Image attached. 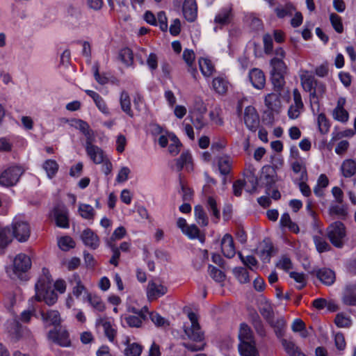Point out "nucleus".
Returning a JSON list of instances; mask_svg holds the SVG:
<instances>
[{
    "label": "nucleus",
    "mask_w": 356,
    "mask_h": 356,
    "mask_svg": "<svg viewBox=\"0 0 356 356\" xmlns=\"http://www.w3.org/2000/svg\"><path fill=\"white\" fill-rule=\"evenodd\" d=\"M282 344L289 356H306L293 341L282 339Z\"/></svg>",
    "instance_id": "obj_27"
},
{
    "label": "nucleus",
    "mask_w": 356,
    "mask_h": 356,
    "mask_svg": "<svg viewBox=\"0 0 356 356\" xmlns=\"http://www.w3.org/2000/svg\"><path fill=\"white\" fill-rule=\"evenodd\" d=\"M199 66L204 76H210L213 74L214 67L210 60L207 58H200L199 60Z\"/></svg>",
    "instance_id": "obj_35"
},
{
    "label": "nucleus",
    "mask_w": 356,
    "mask_h": 356,
    "mask_svg": "<svg viewBox=\"0 0 356 356\" xmlns=\"http://www.w3.org/2000/svg\"><path fill=\"white\" fill-rule=\"evenodd\" d=\"M244 122L246 127L255 132L259 126V117L254 107L248 106L244 111Z\"/></svg>",
    "instance_id": "obj_8"
},
{
    "label": "nucleus",
    "mask_w": 356,
    "mask_h": 356,
    "mask_svg": "<svg viewBox=\"0 0 356 356\" xmlns=\"http://www.w3.org/2000/svg\"><path fill=\"white\" fill-rule=\"evenodd\" d=\"M221 250L223 255L229 259L234 257L236 250L232 236L229 234H226L221 241Z\"/></svg>",
    "instance_id": "obj_12"
},
{
    "label": "nucleus",
    "mask_w": 356,
    "mask_h": 356,
    "mask_svg": "<svg viewBox=\"0 0 356 356\" xmlns=\"http://www.w3.org/2000/svg\"><path fill=\"white\" fill-rule=\"evenodd\" d=\"M209 273L210 276L218 282H223L225 278V273L220 270L218 269L216 267L209 265Z\"/></svg>",
    "instance_id": "obj_53"
},
{
    "label": "nucleus",
    "mask_w": 356,
    "mask_h": 356,
    "mask_svg": "<svg viewBox=\"0 0 356 356\" xmlns=\"http://www.w3.org/2000/svg\"><path fill=\"white\" fill-rule=\"evenodd\" d=\"M291 278L293 279L296 282L299 283L300 285L297 286V289L301 290L306 285V280L304 273L291 272L289 273Z\"/></svg>",
    "instance_id": "obj_62"
},
{
    "label": "nucleus",
    "mask_w": 356,
    "mask_h": 356,
    "mask_svg": "<svg viewBox=\"0 0 356 356\" xmlns=\"http://www.w3.org/2000/svg\"><path fill=\"white\" fill-rule=\"evenodd\" d=\"M143 350L140 345L136 343H133L128 345L124 350V355L126 356H140Z\"/></svg>",
    "instance_id": "obj_51"
},
{
    "label": "nucleus",
    "mask_w": 356,
    "mask_h": 356,
    "mask_svg": "<svg viewBox=\"0 0 356 356\" xmlns=\"http://www.w3.org/2000/svg\"><path fill=\"white\" fill-rule=\"evenodd\" d=\"M329 213L331 216H337L341 218H345L348 214L346 208L339 205L332 206L329 209Z\"/></svg>",
    "instance_id": "obj_64"
},
{
    "label": "nucleus",
    "mask_w": 356,
    "mask_h": 356,
    "mask_svg": "<svg viewBox=\"0 0 356 356\" xmlns=\"http://www.w3.org/2000/svg\"><path fill=\"white\" fill-rule=\"evenodd\" d=\"M233 273L241 284L250 282V277L248 270L243 267H236L233 269Z\"/></svg>",
    "instance_id": "obj_41"
},
{
    "label": "nucleus",
    "mask_w": 356,
    "mask_h": 356,
    "mask_svg": "<svg viewBox=\"0 0 356 356\" xmlns=\"http://www.w3.org/2000/svg\"><path fill=\"white\" fill-rule=\"evenodd\" d=\"M183 233L191 239L198 238L202 243L204 241V236L200 235V229L195 225L187 227Z\"/></svg>",
    "instance_id": "obj_38"
},
{
    "label": "nucleus",
    "mask_w": 356,
    "mask_h": 356,
    "mask_svg": "<svg viewBox=\"0 0 356 356\" xmlns=\"http://www.w3.org/2000/svg\"><path fill=\"white\" fill-rule=\"evenodd\" d=\"M31 266V259L24 254H19L13 261V275L20 280L26 281L29 279L26 273Z\"/></svg>",
    "instance_id": "obj_3"
},
{
    "label": "nucleus",
    "mask_w": 356,
    "mask_h": 356,
    "mask_svg": "<svg viewBox=\"0 0 356 356\" xmlns=\"http://www.w3.org/2000/svg\"><path fill=\"white\" fill-rule=\"evenodd\" d=\"M195 216L197 222L202 225L207 226L208 225V218L201 205H197L194 208Z\"/></svg>",
    "instance_id": "obj_43"
},
{
    "label": "nucleus",
    "mask_w": 356,
    "mask_h": 356,
    "mask_svg": "<svg viewBox=\"0 0 356 356\" xmlns=\"http://www.w3.org/2000/svg\"><path fill=\"white\" fill-rule=\"evenodd\" d=\"M212 86L214 90L218 94H225L228 89L227 81L221 77L213 79Z\"/></svg>",
    "instance_id": "obj_34"
},
{
    "label": "nucleus",
    "mask_w": 356,
    "mask_h": 356,
    "mask_svg": "<svg viewBox=\"0 0 356 356\" xmlns=\"http://www.w3.org/2000/svg\"><path fill=\"white\" fill-rule=\"evenodd\" d=\"M119 57L122 62L127 65H131L133 63L134 56L132 51L129 48L122 49L119 54Z\"/></svg>",
    "instance_id": "obj_50"
},
{
    "label": "nucleus",
    "mask_w": 356,
    "mask_h": 356,
    "mask_svg": "<svg viewBox=\"0 0 356 356\" xmlns=\"http://www.w3.org/2000/svg\"><path fill=\"white\" fill-rule=\"evenodd\" d=\"M149 317L152 321L158 327H165L169 325V323L161 315L156 312H151Z\"/></svg>",
    "instance_id": "obj_60"
},
{
    "label": "nucleus",
    "mask_w": 356,
    "mask_h": 356,
    "mask_svg": "<svg viewBox=\"0 0 356 356\" xmlns=\"http://www.w3.org/2000/svg\"><path fill=\"white\" fill-rule=\"evenodd\" d=\"M301 84L303 89L309 92L312 102L318 104V99L322 97L326 91L325 85L318 80L308 71L300 75Z\"/></svg>",
    "instance_id": "obj_1"
},
{
    "label": "nucleus",
    "mask_w": 356,
    "mask_h": 356,
    "mask_svg": "<svg viewBox=\"0 0 356 356\" xmlns=\"http://www.w3.org/2000/svg\"><path fill=\"white\" fill-rule=\"evenodd\" d=\"M207 209L212 213V215L215 217L216 221L215 222H217L218 220L220 218V210L218 209L217 207V202L216 200L211 197H208L207 202Z\"/></svg>",
    "instance_id": "obj_46"
},
{
    "label": "nucleus",
    "mask_w": 356,
    "mask_h": 356,
    "mask_svg": "<svg viewBox=\"0 0 356 356\" xmlns=\"http://www.w3.org/2000/svg\"><path fill=\"white\" fill-rule=\"evenodd\" d=\"M168 289L166 286L152 281L148 284L147 294L148 298L152 300L165 295Z\"/></svg>",
    "instance_id": "obj_14"
},
{
    "label": "nucleus",
    "mask_w": 356,
    "mask_h": 356,
    "mask_svg": "<svg viewBox=\"0 0 356 356\" xmlns=\"http://www.w3.org/2000/svg\"><path fill=\"white\" fill-rule=\"evenodd\" d=\"M318 125L319 131L322 134H325L328 132L330 129V123L326 118L325 114L321 113L318 116Z\"/></svg>",
    "instance_id": "obj_54"
},
{
    "label": "nucleus",
    "mask_w": 356,
    "mask_h": 356,
    "mask_svg": "<svg viewBox=\"0 0 356 356\" xmlns=\"http://www.w3.org/2000/svg\"><path fill=\"white\" fill-rule=\"evenodd\" d=\"M268 323L275 328L277 335L282 334V331L286 325V321L284 318L281 317L277 320H275L273 318L272 322H269Z\"/></svg>",
    "instance_id": "obj_56"
},
{
    "label": "nucleus",
    "mask_w": 356,
    "mask_h": 356,
    "mask_svg": "<svg viewBox=\"0 0 356 356\" xmlns=\"http://www.w3.org/2000/svg\"><path fill=\"white\" fill-rule=\"evenodd\" d=\"M185 19L193 22L197 17V4L195 0H185L182 8Z\"/></svg>",
    "instance_id": "obj_15"
},
{
    "label": "nucleus",
    "mask_w": 356,
    "mask_h": 356,
    "mask_svg": "<svg viewBox=\"0 0 356 356\" xmlns=\"http://www.w3.org/2000/svg\"><path fill=\"white\" fill-rule=\"evenodd\" d=\"M70 282L72 284H75L72 289V293L76 298H79L83 292H86V289L82 284L79 275L74 274L70 280Z\"/></svg>",
    "instance_id": "obj_28"
},
{
    "label": "nucleus",
    "mask_w": 356,
    "mask_h": 356,
    "mask_svg": "<svg viewBox=\"0 0 356 356\" xmlns=\"http://www.w3.org/2000/svg\"><path fill=\"white\" fill-rule=\"evenodd\" d=\"M48 337L60 346L69 347L71 345L69 333L66 330L60 332L50 330L48 333Z\"/></svg>",
    "instance_id": "obj_11"
},
{
    "label": "nucleus",
    "mask_w": 356,
    "mask_h": 356,
    "mask_svg": "<svg viewBox=\"0 0 356 356\" xmlns=\"http://www.w3.org/2000/svg\"><path fill=\"white\" fill-rule=\"evenodd\" d=\"M59 248L63 251H68L75 246V242L70 236L61 237L58 242Z\"/></svg>",
    "instance_id": "obj_52"
},
{
    "label": "nucleus",
    "mask_w": 356,
    "mask_h": 356,
    "mask_svg": "<svg viewBox=\"0 0 356 356\" xmlns=\"http://www.w3.org/2000/svg\"><path fill=\"white\" fill-rule=\"evenodd\" d=\"M188 317L191 323L190 327L184 326V332L187 337L196 342L202 341L204 339V332L202 331L198 323L197 315L194 312H189Z\"/></svg>",
    "instance_id": "obj_5"
},
{
    "label": "nucleus",
    "mask_w": 356,
    "mask_h": 356,
    "mask_svg": "<svg viewBox=\"0 0 356 356\" xmlns=\"http://www.w3.org/2000/svg\"><path fill=\"white\" fill-rule=\"evenodd\" d=\"M334 323L339 327H348L350 325L351 321L343 314H338L335 317Z\"/></svg>",
    "instance_id": "obj_63"
},
{
    "label": "nucleus",
    "mask_w": 356,
    "mask_h": 356,
    "mask_svg": "<svg viewBox=\"0 0 356 356\" xmlns=\"http://www.w3.org/2000/svg\"><path fill=\"white\" fill-rule=\"evenodd\" d=\"M232 19V8H224L216 15L214 22L220 25H226L230 23Z\"/></svg>",
    "instance_id": "obj_26"
},
{
    "label": "nucleus",
    "mask_w": 356,
    "mask_h": 356,
    "mask_svg": "<svg viewBox=\"0 0 356 356\" xmlns=\"http://www.w3.org/2000/svg\"><path fill=\"white\" fill-rule=\"evenodd\" d=\"M259 312L268 323L272 322V319L274 318V313L270 305H264L260 308Z\"/></svg>",
    "instance_id": "obj_59"
},
{
    "label": "nucleus",
    "mask_w": 356,
    "mask_h": 356,
    "mask_svg": "<svg viewBox=\"0 0 356 356\" xmlns=\"http://www.w3.org/2000/svg\"><path fill=\"white\" fill-rule=\"evenodd\" d=\"M13 235L19 242H25L28 240L31 234L29 224L24 220L15 218L13 223Z\"/></svg>",
    "instance_id": "obj_6"
},
{
    "label": "nucleus",
    "mask_w": 356,
    "mask_h": 356,
    "mask_svg": "<svg viewBox=\"0 0 356 356\" xmlns=\"http://www.w3.org/2000/svg\"><path fill=\"white\" fill-rule=\"evenodd\" d=\"M192 157L188 152H184L176 160L175 168L176 170L180 172L184 165L191 162Z\"/></svg>",
    "instance_id": "obj_40"
},
{
    "label": "nucleus",
    "mask_w": 356,
    "mask_h": 356,
    "mask_svg": "<svg viewBox=\"0 0 356 356\" xmlns=\"http://www.w3.org/2000/svg\"><path fill=\"white\" fill-rule=\"evenodd\" d=\"M87 299L90 305L98 312H103L105 309V305L102 300V299L97 296H92L91 294H88Z\"/></svg>",
    "instance_id": "obj_45"
},
{
    "label": "nucleus",
    "mask_w": 356,
    "mask_h": 356,
    "mask_svg": "<svg viewBox=\"0 0 356 356\" xmlns=\"http://www.w3.org/2000/svg\"><path fill=\"white\" fill-rule=\"evenodd\" d=\"M284 75L285 74L271 72V81L277 92H280L284 86Z\"/></svg>",
    "instance_id": "obj_36"
},
{
    "label": "nucleus",
    "mask_w": 356,
    "mask_h": 356,
    "mask_svg": "<svg viewBox=\"0 0 356 356\" xmlns=\"http://www.w3.org/2000/svg\"><path fill=\"white\" fill-rule=\"evenodd\" d=\"M43 169L46 171L49 179L53 178L58 170V164L56 161L49 159L43 164Z\"/></svg>",
    "instance_id": "obj_37"
},
{
    "label": "nucleus",
    "mask_w": 356,
    "mask_h": 356,
    "mask_svg": "<svg viewBox=\"0 0 356 356\" xmlns=\"http://www.w3.org/2000/svg\"><path fill=\"white\" fill-rule=\"evenodd\" d=\"M97 324H101L104 328V334L110 341H113L116 336V330L113 328L109 321H104L102 319H99Z\"/></svg>",
    "instance_id": "obj_39"
},
{
    "label": "nucleus",
    "mask_w": 356,
    "mask_h": 356,
    "mask_svg": "<svg viewBox=\"0 0 356 356\" xmlns=\"http://www.w3.org/2000/svg\"><path fill=\"white\" fill-rule=\"evenodd\" d=\"M327 236L331 243L339 248L343 245V238L346 236L344 225L339 221L332 223L327 229Z\"/></svg>",
    "instance_id": "obj_2"
},
{
    "label": "nucleus",
    "mask_w": 356,
    "mask_h": 356,
    "mask_svg": "<svg viewBox=\"0 0 356 356\" xmlns=\"http://www.w3.org/2000/svg\"><path fill=\"white\" fill-rule=\"evenodd\" d=\"M205 113H197L196 111H189L188 118L193 124L196 130H201L207 125V121L204 118Z\"/></svg>",
    "instance_id": "obj_20"
},
{
    "label": "nucleus",
    "mask_w": 356,
    "mask_h": 356,
    "mask_svg": "<svg viewBox=\"0 0 356 356\" xmlns=\"http://www.w3.org/2000/svg\"><path fill=\"white\" fill-rule=\"evenodd\" d=\"M270 65L272 67V72L286 74L287 66L283 60L278 58H272L270 60Z\"/></svg>",
    "instance_id": "obj_42"
},
{
    "label": "nucleus",
    "mask_w": 356,
    "mask_h": 356,
    "mask_svg": "<svg viewBox=\"0 0 356 356\" xmlns=\"http://www.w3.org/2000/svg\"><path fill=\"white\" fill-rule=\"evenodd\" d=\"M38 302L44 301L47 305L51 306L54 305L58 300L57 293L51 289H47L41 292V298Z\"/></svg>",
    "instance_id": "obj_32"
},
{
    "label": "nucleus",
    "mask_w": 356,
    "mask_h": 356,
    "mask_svg": "<svg viewBox=\"0 0 356 356\" xmlns=\"http://www.w3.org/2000/svg\"><path fill=\"white\" fill-rule=\"evenodd\" d=\"M12 241L10 229L8 227H0V248H3Z\"/></svg>",
    "instance_id": "obj_44"
},
{
    "label": "nucleus",
    "mask_w": 356,
    "mask_h": 356,
    "mask_svg": "<svg viewBox=\"0 0 356 356\" xmlns=\"http://www.w3.org/2000/svg\"><path fill=\"white\" fill-rule=\"evenodd\" d=\"M280 95L277 93H270L265 97V105L271 111L277 112L280 108Z\"/></svg>",
    "instance_id": "obj_24"
},
{
    "label": "nucleus",
    "mask_w": 356,
    "mask_h": 356,
    "mask_svg": "<svg viewBox=\"0 0 356 356\" xmlns=\"http://www.w3.org/2000/svg\"><path fill=\"white\" fill-rule=\"evenodd\" d=\"M238 348L241 356H259L255 341L239 343Z\"/></svg>",
    "instance_id": "obj_23"
},
{
    "label": "nucleus",
    "mask_w": 356,
    "mask_h": 356,
    "mask_svg": "<svg viewBox=\"0 0 356 356\" xmlns=\"http://www.w3.org/2000/svg\"><path fill=\"white\" fill-rule=\"evenodd\" d=\"M334 118L338 121L346 122L348 120V113L344 108H335L333 111Z\"/></svg>",
    "instance_id": "obj_61"
},
{
    "label": "nucleus",
    "mask_w": 356,
    "mask_h": 356,
    "mask_svg": "<svg viewBox=\"0 0 356 356\" xmlns=\"http://www.w3.org/2000/svg\"><path fill=\"white\" fill-rule=\"evenodd\" d=\"M81 240L85 245L95 250L99 245L98 236L90 229H86L81 234Z\"/></svg>",
    "instance_id": "obj_17"
},
{
    "label": "nucleus",
    "mask_w": 356,
    "mask_h": 356,
    "mask_svg": "<svg viewBox=\"0 0 356 356\" xmlns=\"http://www.w3.org/2000/svg\"><path fill=\"white\" fill-rule=\"evenodd\" d=\"M146 318V316L129 315L125 317V321L131 327H140L142 325L143 321Z\"/></svg>",
    "instance_id": "obj_48"
},
{
    "label": "nucleus",
    "mask_w": 356,
    "mask_h": 356,
    "mask_svg": "<svg viewBox=\"0 0 356 356\" xmlns=\"http://www.w3.org/2000/svg\"><path fill=\"white\" fill-rule=\"evenodd\" d=\"M232 165V159L227 155L220 156L218 159V166L220 172L222 175L229 174Z\"/></svg>",
    "instance_id": "obj_25"
},
{
    "label": "nucleus",
    "mask_w": 356,
    "mask_h": 356,
    "mask_svg": "<svg viewBox=\"0 0 356 356\" xmlns=\"http://www.w3.org/2000/svg\"><path fill=\"white\" fill-rule=\"evenodd\" d=\"M79 211L81 217L86 219H92L95 216V211L93 208L86 204H81L79 205Z\"/></svg>",
    "instance_id": "obj_49"
},
{
    "label": "nucleus",
    "mask_w": 356,
    "mask_h": 356,
    "mask_svg": "<svg viewBox=\"0 0 356 356\" xmlns=\"http://www.w3.org/2000/svg\"><path fill=\"white\" fill-rule=\"evenodd\" d=\"M342 301L346 305L356 306V282L348 284L345 286Z\"/></svg>",
    "instance_id": "obj_13"
},
{
    "label": "nucleus",
    "mask_w": 356,
    "mask_h": 356,
    "mask_svg": "<svg viewBox=\"0 0 356 356\" xmlns=\"http://www.w3.org/2000/svg\"><path fill=\"white\" fill-rule=\"evenodd\" d=\"M248 182L249 184L245 181V191L250 193H254L258 186L257 177L252 174L248 177Z\"/></svg>",
    "instance_id": "obj_57"
},
{
    "label": "nucleus",
    "mask_w": 356,
    "mask_h": 356,
    "mask_svg": "<svg viewBox=\"0 0 356 356\" xmlns=\"http://www.w3.org/2000/svg\"><path fill=\"white\" fill-rule=\"evenodd\" d=\"M330 22L334 29L339 33L343 31V26L341 22V18L335 13H331L330 15Z\"/></svg>",
    "instance_id": "obj_55"
},
{
    "label": "nucleus",
    "mask_w": 356,
    "mask_h": 356,
    "mask_svg": "<svg viewBox=\"0 0 356 356\" xmlns=\"http://www.w3.org/2000/svg\"><path fill=\"white\" fill-rule=\"evenodd\" d=\"M54 216L58 227L67 228L70 226L68 211L64 205H57L54 209Z\"/></svg>",
    "instance_id": "obj_9"
},
{
    "label": "nucleus",
    "mask_w": 356,
    "mask_h": 356,
    "mask_svg": "<svg viewBox=\"0 0 356 356\" xmlns=\"http://www.w3.org/2000/svg\"><path fill=\"white\" fill-rule=\"evenodd\" d=\"M264 246L260 251L259 257L264 263H269L270 257L275 253V250L273 243L268 239H264L263 241Z\"/></svg>",
    "instance_id": "obj_22"
},
{
    "label": "nucleus",
    "mask_w": 356,
    "mask_h": 356,
    "mask_svg": "<svg viewBox=\"0 0 356 356\" xmlns=\"http://www.w3.org/2000/svg\"><path fill=\"white\" fill-rule=\"evenodd\" d=\"M314 273L321 282L326 285H332L335 281V273L330 268H321Z\"/></svg>",
    "instance_id": "obj_19"
},
{
    "label": "nucleus",
    "mask_w": 356,
    "mask_h": 356,
    "mask_svg": "<svg viewBox=\"0 0 356 356\" xmlns=\"http://www.w3.org/2000/svg\"><path fill=\"white\" fill-rule=\"evenodd\" d=\"M249 79L253 87L257 89H262L266 83L265 75L264 72L258 68H253L250 71Z\"/></svg>",
    "instance_id": "obj_16"
},
{
    "label": "nucleus",
    "mask_w": 356,
    "mask_h": 356,
    "mask_svg": "<svg viewBox=\"0 0 356 356\" xmlns=\"http://www.w3.org/2000/svg\"><path fill=\"white\" fill-rule=\"evenodd\" d=\"M24 170L18 165H13L3 170L0 175V185L10 187L17 184Z\"/></svg>",
    "instance_id": "obj_4"
},
{
    "label": "nucleus",
    "mask_w": 356,
    "mask_h": 356,
    "mask_svg": "<svg viewBox=\"0 0 356 356\" xmlns=\"http://www.w3.org/2000/svg\"><path fill=\"white\" fill-rule=\"evenodd\" d=\"M295 11L296 8L291 3H287L284 6H278L275 8V13L278 18L291 16Z\"/></svg>",
    "instance_id": "obj_31"
},
{
    "label": "nucleus",
    "mask_w": 356,
    "mask_h": 356,
    "mask_svg": "<svg viewBox=\"0 0 356 356\" xmlns=\"http://www.w3.org/2000/svg\"><path fill=\"white\" fill-rule=\"evenodd\" d=\"M120 102L122 110L129 117L133 118L134 113L131 108V99L127 92H122Z\"/></svg>",
    "instance_id": "obj_30"
},
{
    "label": "nucleus",
    "mask_w": 356,
    "mask_h": 356,
    "mask_svg": "<svg viewBox=\"0 0 356 356\" xmlns=\"http://www.w3.org/2000/svg\"><path fill=\"white\" fill-rule=\"evenodd\" d=\"M42 319L49 325H59L61 321L60 313L57 310L42 311L40 312Z\"/></svg>",
    "instance_id": "obj_21"
},
{
    "label": "nucleus",
    "mask_w": 356,
    "mask_h": 356,
    "mask_svg": "<svg viewBox=\"0 0 356 356\" xmlns=\"http://www.w3.org/2000/svg\"><path fill=\"white\" fill-rule=\"evenodd\" d=\"M86 151L88 156L95 164H100L107 159L104 151L97 145L90 146L86 148Z\"/></svg>",
    "instance_id": "obj_18"
},
{
    "label": "nucleus",
    "mask_w": 356,
    "mask_h": 356,
    "mask_svg": "<svg viewBox=\"0 0 356 356\" xmlns=\"http://www.w3.org/2000/svg\"><path fill=\"white\" fill-rule=\"evenodd\" d=\"M238 338L240 343L254 341L251 329L245 323L241 324Z\"/></svg>",
    "instance_id": "obj_29"
},
{
    "label": "nucleus",
    "mask_w": 356,
    "mask_h": 356,
    "mask_svg": "<svg viewBox=\"0 0 356 356\" xmlns=\"http://www.w3.org/2000/svg\"><path fill=\"white\" fill-rule=\"evenodd\" d=\"M92 72L94 74L95 79L97 81V82H98L101 85H104L108 82V79L106 76L99 74V63H97V62L95 63L92 67Z\"/></svg>",
    "instance_id": "obj_58"
},
{
    "label": "nucleus",
    "mask_w": 356,
    "mask_h": 356,
    "mask_svg": "<svg viewBox=\"0 0 356 356\" xmlns=\"http://www.w3.org/2000/svg\"><path fill=\"white\" fill-rule=\"evenodd\" d=\"M313 241L318 252L322 253L330 250V245L322 237L314 236Z\"/></svg>",
    "instance_id": "obj_47"
},
{
    "label": "nucleus",
    "mask_w": 356,
    "mask_h": 356,
    "mask_svg": "<svg viewBox=\"0 0 356 356\" xmlns=\"http://www.w3.org/2000/svg\"><path fill=\"white\" fill-rule=\"evenodd\" d=\"M6 329L9 336L15 342L19 341L26 330V327H24L18 321L15 319L7 322Z\"/></svg>",
    "instance_id": "obj_10"
},
{
    "label": "nucleus",
    "mask_w": 356,
    "mask_h": 356,
    "mask_svg": "<svg viewBox=\"0 0 356 356\" xmlns=\"http://www.w3.org/2000/svg\"><path fill=\"white\" fill-rule=\"evenodd\" d=\"M341 168L345 177H351L356 173V163L352 159L346 160Z\"/></svg>",
    "instance_id": "obj_33"
},
{
    "label": "nucleus",
    "mask_w": 356,
    "mask_h": 356,
    "mask_svg": "<svg viewBox=\"0 0 356 356\" xmlns=\"http://www.w3.org/2000/svg\"><path fill=\"white\" fill-rule=\"evenodd\" d=\"M51 277L47 268H42V275L39 277L38 282L35 285V295L34 298L36 300H40L41 298V292L51 288Z\"/></svg>",
    "instance_id": "obj_7"
}]
</instances>
